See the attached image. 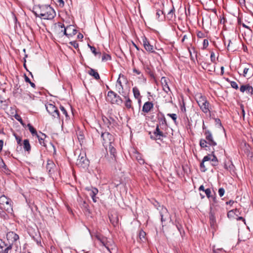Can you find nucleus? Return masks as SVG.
Masks as SVG:
<instances>
[{"label": "nucleus", "mask_w": 253, "mask_h": 253, "mask_svg": "<svg viewBox=\"0 0 253 253\" xmlns=\"http://www.w3.org/2000/svg\"><path fill=\"white\" fill-rule=\"evenodd\" d=\"M34 8L36 16L43 19L51 20L56 15L54 9L49 5H36Z\"/></svg>", "instance_id": "obj_1"}, {"label": "nucleus", "mask_w": 253, "mask_h": 253, "mask_svg": "<svg viewBox=\"0 0 253 253\" xmlns=\"http://www.w3.org/2000/svg\"><path fill=\"white\" fill-rule=\"evenodd\" d=\"M205 139H201L200 140V146L201 148L207 150L208 148V144L211 146L213 147L217 145L216 142L213 139L211 132L208 129L204 132Z\"/></svg>", "instance_id": "obj_2"}, {"label": "nucleus", "mask_w": 253, "mask_h": 253, "mask_svg": "<svg viewBox=\"0 0 253 253\" xmlns=\"http://www.w3.org/2000/svg\"><path fill=\"white\" fill-rule=\"evenodd\" d=\"M195 98L199 106L204 113L210 112L209 109L210 103L205 96L202 95L201 93H197Z\"/></svg>", "instance_id": "obj_3"}, {"label": "nucleus", "mask_w": 253, "mask_h": 253, "mask_svg": "<svg viewBox=\"0 0 253 253\" xmlns=\"http://www.w3.org/2000/svg\"><path fill=\"white\" fill-rule=\"evenodd\" d=\"M13 202L12 200L3 195L0 197V206L7 213H12Z\"/></svg>", "instance_id": "obj_4"}, {"label": "nucleus", "mask_w": 253, "mask_h": 253, "mask_svg": "<svg viewBox=\"0 0 253 253\" xmlns=\"http://www.w3.org/2000/svg\"><path fill=\"white\" fill-rule=\"evenodd\" d=\"M154 206L159 211L162 224L170 218L169 213L166 208L164 207L163 206L160 205L157 202H156V204H154Z\"/></svg>", "instance_id": "obj_5"}, {"label": "nucleus", "mask_w": 253, "mask_h": 253, "mask_svg": "<svg viewBox=\"0 0 253 253\" xmlns=\"http://www.w3.org/2000/svg\"><path fill=\"white\" fill-rule=\"evenodd\" d=\"M101 137L102 138V143L106 150L108 149V146L112 144L114 141V138L113 135L108 132H101Z\"/></svg>", "instance_id": "obj_6"}, {"label": "nucleus", "mask_w": 253, "mask_h": 253, "mask_svg": "<svg viewBox=\"0 0 253 253\" xmlns=\"http://www.w3.org/2000/svg\"><path fill=\"white\" fill-rule=\"evenodd\" d=\"M210 161L212 166H216L218 165V162L217 157L214 154V151H211V154H208L205 156L202 160V166H203V163Z\"/></svg>", "instance_id": "obj_7"}, {"label": "nucleus", "mask_w": 253, "mask_h": 253, "mask_svg": "<svg viewBox=\"0 0 253 253\" xmlns=\"http://www.w3.org/2000/svg\"><path fill=\"white\" fill-rule=\"evenodd\" d=\"M143 45L145 49L149 53H156L155 49H158L157 47H154V46L150 44V42L145 36L142 37Z\"/></svg>", "instance_id": "obj_8"}, {"label": "nucleus", "mask_w": 253, "mask_h": 253, "mask_svg": "<svg viewBox=\"0 0 253 253\" xmlns=\"http://www.w3.org/2000/svg\"><path fill=\"white\" fill-rule=\"evenodd\" d=\"M149 134H150V138L153 140L161 139V137H166L164 133L160 130L159 125L157 126L156 129L152 134H151V132Z\"/></svg>", "instance_id": "obj_9"}, {"label": "nucleus", "mask_w": 253, "mask_h": 253, "mask_svg": "<svg viewBox=\"0 0 253 253\" xmlns=\"http://www.w3.org/2000/svg\"><path fill=\"white\" fill-rule=\"evenodd\" d=\"M47 111L53 117H59V112L55 106L51 104H49L46 106Z\"/></svg>", "instance_id": "obj_10"}, {"label": "nucleus", "mask_w": 253, "mask_h": 253, "mask_svg": "<svg viewBox=\"0 0 253 253\" xmlns=\"http://www.w3.org/2000/svg\"><path fill=\"white\" fill-rule=\"evenodd\" d=\"M77 164L78 166L84 168L88 166L89 162L85 156L80 155L77 160Z\"/></svg>", "instance_id": "obj_11"}, {"label": "nucleus", "mask_w": 253, "mask_h": 253, "mask_svg": "<svg viewBox=\"0 0 253 253\" xmlns=\"http://www.w3.org/2000/svg\"><path fill=\"white\" fill-rule=\"evenodd\" d=\"M6 238L9 241V244L11 246L19 238V236L12 231L8 232L6 234Z\"/></svg>", "instance_id": "obj_12"}, {"label": "nucleus", "mask_w": 253, "mask_h": 253, "mask_svg": "<svg viewBox=\"0 0 253 253\" xmlns=\"http://www.w3.org/2000/svg\"><path fill=\"white\" fill-rule=\"evenodd\" d=\"M121 78H122L126 80V77L124 75L120 74L119 75V78L117 81V84L116 85V86H117V88L119 93L120 94H123V93H124L125 92L124 90L123 85L122 82L120 80Z\"/></svg>", "instance_id": "obj_13"}, {"label": "nucleus", "mask_w": 253, "mask_h": 253, "mask_svg": "<svg viewBox=\"0 0 253 253\" xmlns=\"http://www.w3.org/2000/svg\"><path fill=\"white\" fill-rule=\"evenodd\" d=\"M169 81V80L165 77H163L161 79V83L163 86V89L167 93H168V92L170 91L168 84Z\"/></svg>", "instance_id": "obj_14"}, {"label": "nucleus", "mask_w": 253, "mask_h": 253, "mask_svg": "<svg viewBox=\"0 0 253 253\" xmlns=\"http://www.w3.org/2000/svg\"><path fill=\"white\" fill-rule=\"evenodd\" d=\"M123 96H124L125 99V102L124 103L125 107L127 109H133L132 105V101L129 98L128 94H126V92L121 94Z\"/></svg>", "instance_id": "obj_15"}, {"label": "nucleus", "mask_w": 253, "mask_h": 253, "mask_svg": "<svg viewBox=\"0 0 253 253\" xmlns=\"http://www.w3.org/2000/svg\"><path fill=\"white\" fill-rule=\"evenodd\" d=\"M154 107L152 102L147 101L145 102L142 107V111L145 113H149Z\"/></svg>", "instance_id": "obj_16"}, {"label": "nucleus", "mask_w": 253, "mask_h": 253, "mask_svg": "<svg viewBox=\"0 0 253 253\" xmlns=\"http://www.w3.org/2000/svg\"><path fill=\"white\" fill-rule=\"evenodd\" d=\"M11 248L12 247L11 245H9L8 246L6 247V244L1 239H0V253H2L5 251L8 253V251L11 250Z\"/></svg>", "instance_id": "obj_17"}, {"label": "nucleus", "mask_w": 253, "mask_h": 253, "mask_svg": "<svg viewBox=\"0 0 253 253\" xmlns=\"http://www.w3.org/2000/svg\"><path fill=\"white\" fill-rule=\"evenodd\" d=\"M240 91L242 92L247 91L248 93L251 94H253V87L249 84L243 85L240 87Z\"/></svg>", "instance_id": "obj_18"}, {"label": "nucleus", "mask_w": 253, "mask_h": 253, "mask_svg": "<svg viewBox=\"0 0 253 253\" xmlns=\"http://www.w3.org/2000/svg\"><path fill=\"white\" fill-rule=\"evenodd\" d=\"M66 27L68 31V37H72L77 34V30L73 25H70Z\"/></svg>", "instance_id": "obj_19"}, {"label": "nucleus", "mask_w": 253, "mask_h": 253, "mask_svg": "<svg viewBox=\"0 0 253 253\" xmlns=\"http://www.w3.org/2000/svg\"><path fill=\"white\" fill-rule=\"evenodd\" d=\"M132 92L134 98L138 100V102L141 101V96L140 95V91L137 87L134 86L132 88Z\"/></svg>", "instance_id": "obj_20"}, {"label": "nucleus", "mask_w": 253, "mask_h": 253, "mask_svg": "<svg viewBox=\"0 0 253 253\" xmlns=\"http://www.w3.org/2000/svg\"><path fill=\"white\" fill-rule=\"evenodd\" d=\"M116 96V93L113 91H109L107 93V100L113 104L114 100Z\"/></svg>", "instance_id": "obj_21"}, {"label": "nucleus", "mask_w": 253, "mask_h": 253, "mask_svg": "<svg viewBox=\"0 0 253 253\" xmlns=\"http://www.w3.org/2000/svg\"><path fill=\"white\" fill-rule=\"evenodd\" d=\"M22 145L25 151L27 152L29 154L31 151V147L29 143V140L24 139Z\"/></svg>", "instance_id": "obj_22"}, {"label": "nucleus", "mask_w": 253, "mask_h": 253, "mask_svg": "<svg viewBox=\"0 0 253 253\" xmlns=\"http://www.w3.org/2000/svg\"><path fill=\"white\" fill-rule=\"evenodd\" d=\"M175 17V8L172 5L171 8L169 10L168 13L166 18L169 20H171L173 18Z\"/></svg>", "instance_id": "obj_23"}, {"label": "nucleus", "mask_w": 253, "mask_h": 253, "mask_svg": "<svg viewBox=\"0 0 253 253\" xmlns=\"http://www.w3.org/2000/svg\"><path fill=\"white\" fill-rule=\"evenodd\" d=\"M157 18L159 21H163L166 17L163 10L158 9L156 12Z\"/></svg>", "instance_id": "obj_24"}, {"label": "nucleus", "mask_w": 253, "mask_h": 253, "mask_svg": "<svg viewBox=\"0 0 253 253\" xmlns=\"http://www.w3.org/2000/svg\"><path fill=\"white\" fill-rule=\"evenodd\" d=\"M55 167V165L53 161L50 160H48L47 161L46 168L48 172H51V171L53 170Z\"/></svg>", "instance_id": "obj_25"}, {"label": "nucleus", "mask_w": 253, "mask_h": 253, "mask_svg": "<svg viewBox=\"0 0 253 253\" xmlns=\"http://www.w3.org/2000/svg\"><path fill=\"white\" fill-rule=\"evenodd\" d=\"M98 192V190L97 188H92L90 193V196L91 197L92 201L94 203H96L97 202V198L96 197V195L97 194Z\"/></svg>", "instance_id": "obj_26"}, {"label": "nucleus", "mask_w": 253, "mask_h": 253, "mask_svg": "<svg viewBox=\"0 0 253 253\" xmlns=\"http://www.w3.org/2000/svg\"><path fill=\"white\" fill-rule=\"evenodd\" d=\"M108 148L109 151L111 155L112 156V159H114V161H116V149L114 147V146L112 145V144H111L110 145H108Z\"/></svg>", "instance_id": "obj_27"}, {"label": "nucleus", "mask_w": 253, "mask_h": 253, "mask_svg": "<svg viewBox=\"0 0 253 253\" xmlns=\"http://www.w3.org/2000/svg\"><path fill=\"white\" fill-rule=\"evenodd\" d=\"M236 209L235 210H232L229 211L227 213V217L230 220H233L236 219V216H237L236 214Z\"/></svg>", "instance_id": "obj_28"}, {"label": "nucleus", "mask_w": 253, "mask_h": 253, "mask_svg": "<svg viewBox=\"0 0 253 253\" xmlns=\"http://www.w3.org/2000/svg\"><path fill=\"white\" fill-rule=\"evenodd\" d=\"M209 218L211 226L214 228L216 225V219L214 214L212 212H210Z\"/></svg>", "instance_id": "obj_29"}, {"label": "nucleus", "mask_w": 253, "mask_h": 253, "mask_svg": "<svg viewBox=\"0 0 253 253\" xmlns=\"http://www.w3.org/2000/svg\"><path fill=\"white\" fill-rule=\"evenodd\" d=\"M88 74L93 77L94 79L96 80H98L100 79V76L98 72L94 69H90V70L88 71Z\"/></svg>", "instance_id": "obj_30"}, {"label": "nucleus", "mask_w": 253, "mask_h": 253, "mask_svg": "<svg viewBox=\"0 0 253 253\" xmlns=\"http://www.w3.org/2000/svg\"><path fill=\"white\" fill-rule=\"evenodd\" d=\"M109 219L111 223L114 227L118 226L119 224V218L117 216L111 215L109 216Z\"/></svg>", "instance_id": "obj_31"}, {"label": "nucleus", "mask_w": 253, "mask_h": 253, "mask_svg": "<svg viewBox=\"0 0 253 253\" xmlns=\"http://www.w3.org/2000/svg\"><path fill=\"white\" fill-rule=\"evenodd\" d=\"M101 245L102 246L105 247L108 251L110 252V249L108 245V243L107 242V239L104 237H102L100 240H99Z\"/></svg>", "instance_id": "obj_32"}, {"label": "nucleus", "mask_w": 253, "mask_h": 253, "mask_svg": "<svg viewBox=\"0 0 253 253\" xmlns=\"http://www.w3.org/2000/svg\"><path fill=\"white\" fill-rule=\"evenodd\" d=\"M42 136H40L38 134V136H36L39 139V142L41 145L45 146V144L44 142V139L46 137V135L45 134L41 132Z\"/></svg>", "instance_id": "obj_33"}, {"label": "nucleus", "mask_w": 253, "mask_h": 253, "mask_svg": "<svg viewBox=\"0 0 253 253\" xmlns=\"http://www.w3.org/2000/svg\"><path fill=\"white\" fill-rule=\"evenodd\" d=\"M188 51L190 55V58L192 60H194V57L193 54H195V56L197 57V51L195 50L194 47H192L191 48H188Z\"/></svg>", "instance_id": "obj_34"}, {"label": "nucleus", "mask_w": 253, "mask_h": 253, "mask_svg": "<svg viewBox=\"0 0 253 253\" xmlns=\"http://www.w3.org/2000/svg\"><path fill=\"white\" fill-rule=\"evenodd\" d=\"M27 127L33 136H38L36 129L30 124L27 125Z\"/></svg>", "instance_id": "obj_35"}, {"label": "nucleus", "mask_w": 253, "mask_h": 253, "mask_svg": "<svg viewBox=\"0 0 253 253\" xmlns=\"http://www.w3.org/2000/svg\"><path fill=\"white\" fill-rule=\"evenodd\" d=\"M122 103L123 100L122 99L121 97L116 93V96L113 101V104L121 105Z\"/></svg>", "instance_id": "obj_36"}, {"label": "nucleus", "mask_w": 253, "mask_h": 253, "mask_svg": "<svg viewBox=\"0 0 253 253\" xmlns=\"http://www.w3.org/2000/svg\"><path fill=\"white\" fill-rule=\"evenodd\" d=\"M206 162L203 163V166H202V161L201 162L200 165V169L202 172H205L207 170V167L208 166L207 163L205 164Z\"/></svg>", "instance_id": "obj_37"}, {"label": "nucleus", "mask_w": 253, "mask_h": 253, "mask_svg": "<svg viewBox=\"0 0 253 253\" xmlns=\"http://www.w3.org/2000/svg\"><path fill=\"white\" fill-rule=\"evenodd\" d=\"M158 120L160 125H166L167 122L164 114H162V117L159 118Z\"/></svg>", "instance_id": "obj_38"}, {"label": "nucleus", "mask_w": 253, "mask_h": 253, "mask_svg": "<svg viewBox=\"0 0 253 253\" xmlns=\"http://www.w3.org/2000/svg\"><path fill=\"white\" fill-rule=\"evenodd\" d=\"M6 211L4 210L3 209H0V217L3 219H6L7 218L8 215L6 213Z\"/></svg>", "instance_id": "obj_39"}, {"label": "nucleus", "mask_w": 253, "mask_h": 253, "mask_svg": "<svg viewBox=\"0 0 253 253\" xmlns=\"http://www.w3.org/2000/svg\"><path fill=\"white\" fill-rule=\"evenodd\" d=\"M13 135L14 136V137H15V139L16 140L17 144L19 146H22V143L21 137L19 136V135H18L17 134H16L15 133H13Z\"/></svg>", "instance_id": "obj_40"}, {"label": "nucleus", "mask_w": 253, "mask_h": 253, "mask_svg": "<svg viewBox=\"0 0 253 253\" xmlns=\"http://www.w3.org/2000/svg\"><path fill=\"white\" fill-rule=\"evenodd\" d=\"M88 46L89 47L91 52L94 54L95 56L99 55V56L101 55V52H97L96 51V48L95 47L93 46H91L89 44H88Z\"/></svg>", "instance_id": "obj_41"}, {"label": "nucleus", "mask_w": 253, "mask_h": 253, "mask_svg": "<svg viewBox=\"0 0 253 253\" xmlns=\"http://www.w3.org/2000/svg\"><path fill=\"white\" fill-rule=\"evenodd\" d=\"M132 71H133V73H135L136 74H137L138 75H140V77H139V78H142L145 81H146V79L144 78L143 75L142 74H141V72L139 70L134 68L133 69Z\"/></svg>", "instance_id": "obj_42"}, {"label": "nucleus", "mask_w": 253, "mask_h": 253, "mask_svg": "<svg viewBox=\"0 0 253 253\" xmlns=\"http://www.w3.org/2000/svg\"><path fill=\"white\" fill-rule=\"evenodd\" d=\"M146 233L143 230H140L139 233V237L140 240L143 241L145 239Z\"/></svg>", "instance_id": "obj_43"}, {"label": "nucleus", "mask_w": 253, "mask_h": 253, "mask_svg": "<svg viewBox=\"0 0 253 253\" xmlns=\"http://www.w3.org/2000/svg\"><path fill=\"white\" fill-rule=\"evenodd\" d=\"M136 159L140 164H143L144 163V160L142 158L141 155L139 154H137V155L136 156Z\"/></svg>", "instance_id": "obj_44"}, {"label": "nucleus", "mask_w": 253, "mask_h": 253, "mask_svg": "<svg viewBox=\"0 0 253 253\" xmlns=\"http://www.w3.org/2000/svg\"><path fill=\"white\" fill-rule=\"evenodd\" d=\"M243 66L242 65H241L240 66V68H243V76L244 77H246V75L247 74V73H248V70L249 69V67H248V66H246V67H242Z\"/></svg>", "instance_id": "obj_45"}, {"label": "nucleus", "mask_w": 253, "mask_h": 253, "mask_svg": "<svg viewBox=\"0 0 253 253\" xmlns=\"http://www.w3.org/2000/svg\"><path fill=\"white\" fill-rule=\"evenodd\" d=\"M167 115L170 117L174 121V122L176 124L177 120V115L175 114H168Z\"/></svg>", "instance_id": "obj_46"}, {"label": "nucleus", "mask_w": 253, "mask_h": 253, "mask_svg": "<svg viewBox=\"0 0 253 253\" xmlns=\"http://www.w3.org/2000/svg\"><path fill=\"white\" fill-rule=\"evenodd\" d=\"M209 45V41L207 39H205L203 42V49H205Z\"/></svg>", "instance_id": "obj_47"}, {"label": "nucleus", "mask_w": 253, "mask_h": 253, "mask_svg": "<svg viewBox=\"0 0 253 253\" xmlns=\"http://www.w3.org/2000/svg\"><path fill=\"white\" fill-rule=\"evenodd\" d=\"M69 44L74 46L76 49L79 48V44L76 41H73L69 42Z\"/></svg>", "instance_id": "obj_48"}, {"label": "nucleus", "mask_w": 253, "mask_h": 253, "mask_svg": "<svg viewBox=\"0 0 253 253\" xmlns=\"http://www.w3.org/2000/svg\"><path fill=\"white\" fill-rule=\"evenodd\" d=\"M111 59V56L107 54H104L102 57V60L105 61L110 60Z\"/></svg>", "instance_id": "obj_49"}, {"label": "nucleus", "mask_w": 253, "mask_h": 253, "mask_svg": "<svg viewBox=\"0 0 253 253\" xmlns=\"http://www.w3.org/2000/svg\"><path fill=\"white\" fill-rule=\"evenodd\" d=\"M218 194L220 196V197H222L224 194V193H225V190L223 188H220L219 189H218Z\"/></svg>", "instance_id": "obj_50"}, {"label": "nucleus", "mask_w": 253, "mask_h": 253, "mask_svg": "<svg viewBox=\"0 0 253 253\" xmlns=\"http://www.w3.org/2000/svg\"><path fill=\"white\" fill-rule=\"evenodd\" d=\"M15 118L17 121H18L21 123V125L24 126L23 120H22L21 117L19 115H17V114L15 115Z\"/></svg>", "instance_id": "obj_51"}, {"label": "nucleus", "mask_w": 253, "mask_h": 253, "mask_svg": "<svg viewBox=\"0 0 253 253\" xmlns=\"http://www.w3.org/2000/svg\"><path fill=\"white\" fill-rule=\"evenodd\" d=\"M60 109L61 110V111H62V113L65 115V116L67 117L68 116V113H67V112L66 111V110L65 109V108L62 106H60Z\"/></svg>", "instance_id": "obj_52"}, {"label": "nucleus", "mask_w": 253, "mask_h": 253, "mask_svg": "<svg viewBox=\"0 0 253 253\" xmlns=\"http://www.w3.org/2000/svg\"><path fill=\"white\" fill-rule=\"evenodd\" d=\"M204 192L208 198L211 197V190L210 188L206 189Z\"/></svg>", "instance_id": "obj_53"}, {"label": "nucleus", "mask_w": 253, "mask_h": 253, "mask_svg": "<svg viewBox=\"0 0 253 253\" xmlns=\"http://www.w3.org/2000/svg\"><path fill=\"white\" fill-rule=\"evenodd\" d=\"M210 57L211 62H214L215 61V56L214 53L213 51L211 52Z\"/></svg>", "instance_id": "obj_54"}, {"label": "nucleus", "mask_w": 253, "mask_h": 253, "mask_svg": "<svg viewBox=\"0 0 253 253\" xmlns=\"http://www.w3.org/2000/svg\"><path fill=\"white\" fill-rule=\"evenodd\" d=\"M5 168H6V165L4 164L3 160L0 157V168H4V169H5Z\"/></svg>", "instance_id": "obj_55"}, {"label": "nucleus", "mask_w": 253, "mask_h": 253, "mask_svg": "<svg viewBox=\"0 0 253 253\" xmlns=\"http://www.w3.org/2000/svg\"><path fill=\"white\" fill-rule=\"evenodd\" d=\"M56 2L59 6L62 7L64 5V2L63 0H56Z\"/></svg>", "instance_id": "obj_56"}, {"label": "nucleus", "mask_w": 253, "mask_h": 253, "mask_svg": "<svg viewBox=\"0 0 253 253\" xmlns=\"http://www.w3.org/2000/svg\"><path fill=\"white\" fill-rule=\"evenodd\" d=\"M230 85L233 88L237 89V84L236 83V82L234 81H231Z\"/></svg>", "instance_id": "obj_57"}, {"label": "nucleus", "mask_w": 253, "mask_h": 253, "mask_svg": "<svg viewBox=\"0 0 253 253\" xmlns=\"http://www.w3.org/2000/svg\"><path fill=\"white\" fill-rule=\"evenodd\" d=\"M78 138L80 141L83 140L84 139V136L81 132H80L78 135Z\"/></svg>", "instance_id": "obj_58"}, {"label": "nucleus", "mask_w": 253, "mask_h": 253, "mask_svg": "<svg viewBox=\"0 0 253 253\" xmlns=\"http://www.w3.org/2000/svg\"><path fill=\"white\" fill-rule=\"evenodd\" d=\"M106 119L108 121V122L107 123V124L108 125H111V123H112L113 122H115V120L114 119H113L112 118H110L109 119H108V118H106Z\"/></svg>", "instance_id": "obj_59"}, {"label": "nucleus", "mask_w": 253, "mask_h": 253, "mask_svg": "<svg viewBox=\"0 0 253 253\" xmlns=\"http://www.w3.org/2000/svg\"><path fill=\"white\" fill-rule=\"evenodd\" d=\"M146 71L147 73H148L150 74V75L151 76H153V72L151 71V69H150V68L149 67H146Z\"/></svg>", "instance_id": "obj_60"}, {"label": "nucleus", "mask_w": 253, "mask_h": 253, "mask_svg": "<svg viewBox=\"0 0 253 253\" xmlns=\"http://www.w3.org/2000/svg\"><path fill=\"white\" fill-rule=\"evenodd\" d=\"M240 108H241V109L242 110L243 117L244 118V116H245V110L244 109V106H243V104H241L240 105Z\"/></svg>", "instance_id": "obj_61"}, {"label": "nucleus", "mask_w": 253, "mask_h": 253, "mask_svg": "<svg viewBox=\"0 0 253 253\" xmlns=\"http://www.w3.org/2000/svg\"><path fill=\"white\" fill-rule=\"evenodd\" d=\"M62 32H63V34L64 35L68 36V31L67 29V27L64 28V30H62Z\"/></svg>", "instance_id": "obj_62"}, {"label": "nucleus", "mask_w": 253, "mask_h": 253, "mask_svg": "<svg viewBox=\"0 0 253 253\" xmlns=\"http://www.w3.org/2000/svg\"><path fill=\"white\" fill-rule=\"evenodd\" d=\"M215 122L217 124H218L220 126H222L221 121L219 119H216Z\"/></svg>", "instance_id": "obj_63"}, {"label": "nucleus", "mask_w": 253, "mask_h": 253, "mask_svg": "<svg viewBox=\"0 0 253 253\" xmlns=\"http://www.w3.org/2000/svg\"><path fill=\"white\" fill-rule=\"evenodd\" d=\"M181 110L183 112H186V110L184 104H183V106L181 107Z\"/></svg>", "instance_id": "obj_64"}]
</instances>
